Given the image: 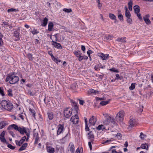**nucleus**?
<instances>
[{
  "instance_id": "1",
  "label": "nucleus",
  "mask_w": 153,
  "mask_h": 153,
  "mask_svg": "<svg viewBox=\"0 0 153 153\" xmlns=\"http://www.w3.org/2000/svg\"><path fill=\"white\" fill-rule=\"evenodd\" d=\"M7 129L9 131V133L13 137H15V135L13 132L11 130L13 129H14L16 131H18L21 134H25L27 136V138L26 140L27 141L30 137V133L27 131L26 128L23 126L20 127L16 124H13L10 125L7 128Z\"/></svg>"
},
{
  "instance_id": "2",
  "label": "nucleus",
  "mask_w": 153,
  "mask_h": 153,
  "mask_svg": "<svg viewBox=\"0 0 153 153\" xmlns=\"http://www.w3.org/2000/svg\"><path fill=\"white\" fill-rule=\"evenodd\" d=\"M16 73L15 72H11L7 74L6 79V82H9L10 84H15L19 80V77L15 76Z\"/></svg>"
},
{
  "instance_id": "3",
  "label": "nucleus",
  "mask_w": 153,
  "mask_h": 153,
  "mask_svg": "<svg viewBox=\"0 0 153 153\" xmlns=\"http://www.w3.org/2000/svg\"><path fill=\"white\" fill-rule=\"evenodd\" d=\"M1 105L3 108L8 111L11 110L13 108L12 103L6 100H3L1 102Z\"/></svg>"
},
{
  "instance_id": "4",
  "label": "nucleus",
  "mask_w": 153,
  "mask_h": 153,
  "mask_svg": "<svg viewBox=\"0 0 153 153\" xmlns=\"http://www.w3.org/2000/svg\"><path fill=\"white\" fill-rule=\"evenodd\" d=\"M103 115L105 118V120L103 122V123L106 125H109L110 123L114 124L115 122L114 118L111 117L107 113L103 114Z\"/></svg>"
},
{
  "instance_id": "5",
  "label": "nucleus",
  "mask_w": 153,
  "mask_h": 153,
  "mask_svg": "<svg viewBox=\"0 0 153 153\" xmlns=\"http://www.w3.org/2000/svg\"><path fill=\"white\" fill-rule=\"evenodd\" d=\"M64 115L67 118H69L71 115L72 112L71 110H70L69 108H65L64 111Z\"/></svg>"
},
{
  "instance_id": "6",
  "label": "nucleus",
  "mask_w": 153,
  "mask_h": 153,
  "mask_svg": "<svg viewBox=\"0 0 153 153\" xmlns=\"http://www.w3.org/2000/svg\"><path fill=\"white\" fill-rule=\"evenodd\" d=\"M125 114L124 111L123 110H121L119 111L117 115V117H118L119 120L120 121H122L123 120L124 114Z\"/></svg>"
},
{
  "instance_id": "7",
  "label": "nucleus",
  "mask_w": 153,
  "mask_h": 153,
  "mask_svg": "<svg viewBox=\"0 0 153 153\" xmlns=\"http://www.w3.org/2000/svg\"><path fill=\"white\" fill-rule=\"evenodd\" d=\"M70 121L73 122L74 124H77L79 122V118L77 114L72 116L70 119Z\"/></svg>"
},
{
  "instance_id": "8",
  "label": "nucleus",
  "mask_w": 153,
  "mask_h": 153,
  "mask_svg": "<svg viewBox=\"0 0 153 153\" xmlns=\"http://www.w3.org/2000/svg\"><path fill=\"white\" fill-rule=\"evenodd\" d=\"M20 29L17 28L16 31H15L13 33V36L16 38V41H19L20 40Z\"/></svg>"
},
{
  "instance_id": "9",
  "label": "nucleus",
  "mask_w": 153,
  "mask_h": 153,
  "mask_svg": "<svg viewBox=\"0 0 153 153\" xmlns=\"http://www.w3.org/2000/svg\"><path fill=\"white\" fill-rule=\"evenodd\" d=\"M58 130L57 132V135H58L62 133L64 130V126L63 125L59 124L57 127Z\"/></svg>"
},
{
  "instance_id": "10",
  "label": "nucleus",
  "mask_w": 153,
  "mask_h": 153,
  "mask_svg": "<svg viewBox=\"0 0 153 153\" xmlns=\"http://www.w3.org/2000/svg\"><path fill=\"white\" fill-rule=\"evenodd\" d=\"M5 132V131H3L1 132L0 135V139L1 142L4 143H6L7 144H8V142H7L6 139L4 137Z\"/></svg>"
},
{
  "instance_id": "11",
  "label": "nucleus",
  "mask_w": 153,
  "mask_h": 153,
  "mask_svg": "<svg viewBox=\"0 0 153 153\" xmlns=\"http://www.w3.org/2000/svg\"><path fill=\"white\" fill-rule=\"evenodd\" d=\"M52 45L55 48L59 49H62V47L60 43L56 42L54 41L52 42Z\"/></svg>"
},
{
  "instance_id": "12",
  "label": "nucleus",
  "mask_w": 153,
  "mask_h": 153,
  "mask_svg": "<svg viewBox=\"0 0 153 153\" xmlns=\"http://www.w3.org/2000/svg\"><path fill=\"white\" fill-rule=\"evenodd\" d=\"M88 139L90 140L92 143H93L94 139V136L93 132L92 131H90L88 133Z\"/></svg>"
},
{
  "instance_id": "13",
  "label": "nucleus",
  "mask_w": 153,
  "mask_h": 153,
  "mask_svg": "<svg viewBox=\"0 0 153 153\" xmlns=\"http://www.w3.org/2000/svg\"><path fill=\"white\" fill-rule=\"evenodd\" d=\"M97 119L96 117L92 116L89 120V123L92 125H94L95 124Z\"/></svg>"
},
{
  "instance_id": "14",
  "label": "nucleus",
  "mask_w": 153,
  "mask_h": 153,
  "mask_svg": "<svg viewBox=\"0 0 153 153\" xmlns=\"http://www.w3.org/2000/svg\"><path fill=\"white\" fill-rule=\"evenodd\" d=\"M71 103L75 110L76 111V113H78V111L79 110V109L77 105V103L73 100H71Z\"/></svg>"
},
{
  "instance_id": "15",
  "label": "nucleus",
  "mask_w": 153,
  "mask_h": 153,
  "mask_svg": "<svg viewBox=\"0 0 153 153\" xmlns=\"http://www.w3.org/2000/svg\"><path fill=\"white\" fill-rule=\"evenodd\" d=\"M33 136L34 137H35V141L34 143V144H37L38 143V141L39 139L38 134L37 133L34 132L33 134Z\"/></svg>"
},
{
  "instance_id": "16",
  "label": "nucleus",
  "mask_w": 153,
  "mask_h": 153,
  "mask_svg": "<svg viewBox=\"0 0 153 153\" xmlns=\"http://www.w3.org/2000/svg\"><path fill=\"white\" fill-rule=\"evenodd\" d=\"M129 124L131 127L134 126L137 124L136 120L133 118L131 119L129 121Z\"/></svg>"
},
{
  "instance_id": "17",
  "label": "nucleus",
  "mask_w": 153,
  "mask_h": 153,
  "mask_svg": "<svg viewBox=\"0 0 153 153\" xmlns=\"http://www.w3.org/2000/svg\"><path fill=\"white\" fill-rule=\"evenodd\" d=\"M46 149L47 152L49 153H53L54 152V149L52 146H48Z\"/></svg>"
},
{
  "instance_id": "18",
  "label": "nucleus",
  "mask_w": 153,
  "mask_h": 153,
  "mask_svg": "<svg viewBox=\"0 0 153 153\" xmlns=\"http://www.w3.org/2000/svg\"><path fill=\"white\" fill-rule=\"evenodd\" d=\"M69 147L70 150L71 152L74 153L75 151L74 146V144L72 143H71L69 145Z\"/></svg>"
},
{
  "instance_id": "19",
  "label": "nucleus",
  "mask_w": 153,
  "mask_h": 153,
  "mask_svg": "<svg viewBox=\"0 0 153 153\" xmlns=\"http://www.w3.org/2000/svg\"><path fill=\"white\" fill-rule=\"evenodd\" d=\"M27 144H28L27 143H24L19 149L18 150L20 152L25 149L27 146Z\"/></svg>"
},
{
  "instance_id": "20",
  "label": "nucleus",
  "mask_w": 153,
  "mask_h": 153,
  "mask_svg": "<svg viewBox=\"0 0 153 153\" xmlns=\"http://www.w3.org/2000/svg\"><path fill=\"white\" fill-rule=\"evenodd\" d=\"M8 125V123L6 121H2L0 123V129H2L5 126Z\"/></svg>"
},
{
  "instance_id": "21",
  "label": "nucleus",
  "mask_w": 153,
  "mask_h": 153,
  "mask_svg": "<svg viewBox=\"0 0 153 153\" xmlns=\"http://www.w3.org/2000/svg\"><path fill=\"white\" fill-rule=\"evenodd\" d=\"M47 115L48 116V117L49 119L50 120H51L53 119L54 115L52 112H48L47 113Z\"/></svg>"
},
{
  "instance_id": "22",
  "label": "nucleus",
  "mask_w": 153,
  "mask_h": 153,
  "mask_svg": "<svg viewBox=\"0 0 153 153\" xmlns=\"http://www.w3.org/2000/svg\"><path fill=\"white\" fill-rule=\"evenodd\" d=\"M134 10L135 13H140V7L138 5H135L134 7Z\"/></svg>"
},
{
  "instance_id": "23",
  "label": "nucleus",
  "mask_w": 153,
  "mask_h": 153,
  "mask_svg": "<svg viewBox=\"0 0 153 153\" xmlns=\"http://www.w3.org/2000/svg\"><path fill=\"white\" fill-rule=\"evenodd\" d=\"M53 27V24L52 22H50L48 25V30L49 31L52 30V29Z\"/></svg>"
},
{
  "instance_id": "24",
  "label": "nucleus",
  "mask_w": 153,
  "mask_h": 153,
  "mask_svg": "<svg viewBox=\"0 0 153 153\" xmlns=\"http://www.w3.org/2000/svg\"><path fill=\"white\" fill-rule=\"evenodd\" d=\"M48 19L46 18H45L44 19L43 22L42 23L41 25L43 27L45 26L47 24Z\"/></svg>"
},
{
  "instance_id": "25",
  "label": "nucleus",
  "mask_w": 153,
  "mask_h": 153,
  "mask_svg": "<svg viewBox=\"0 0 153 153\" xmlns=\"http://www.w3.org/2000/svg\"><path fill=\"white\" fill-rule=\"evenodd\" d=\"M116 41L118 42H126V37H123L121 38L118 37L116 39Z\"/></svg>"
},
{
  "instance_id": "26",
  "label": "nucleus",
  "mask_w": 153,
  "mask_h": 153,
  "mask_svg": "<svg viewBox=\"0 0 153 153\" xmlns=\"http://www.w3.org/2000/svg\"><path fill=\"white\" fill-rule=\"evenodd\" d=\"M89 93L90 94L95 95L96 94H99V91L96 90H95L93 89H91V90L89 91Z\"/></svg>"
},
{
  "instance_id": "27",
  "label": "nucleus",
  "mask_w": 153,
  "mask_h": 153,
  "mask_svg": "<svg viewBox=\"0 0 153 153\" xmlns=\"http://www.w3.org/2000/svg\"><path fill=\"white\" fill-rule=\"evenodd\" d=\"M108 16L112 20H116V16L113 13H109Z\"/></svg>"
},
{
  "instance_id": "28",
  "label": "nucleus",
  "mask_w": 153,
  "mask_h": 153,
  "mask_svg": "<svg viewBox=\"0 0 153 153\" xmlns=\"http://www.w3.org/2000/svg\"><path fill=\"white\" fill-rule=\"evenodd\" d=\"M97 129L99 130L103 131L105 129V127L103 125H100L97 127Z\"/></svg>"
},
{
  "instance_id": "29",
  "label": "nucleus",
  "mask_w": 153,
  "mask_h": 153,
  "mask_svg": "<svg viewBox=\"0 0 153 153\" xmlns=\"http://www.w3.org/2000/svg\"><path fill=\"white\" fill-rule=\"evenodd\" d=\"M132 4L133 1L132 0H130L128 3V9L130 11L132 10Z\"/></svg>"
},
{
  "instance_id": "30",
  "label": "nucleus",
  "mask_w": 153,
  "mask_h": 153,
  "mask_svg": "<svg viewBox=\"0 0 153 153\" xmlns=\"http://www.w3.org/2000/svg\"><path fill=\"white\" fill-rule=\"evenodd\" d=\"M101 64L100 63L99 64L96 65L94 67V69L97 71H98L100 70V68L101 67Z\"/></svg>"
},
{
  "instance_id": "31",
  "label": "nucleus",
  "mask_w": 153,
  "mask_h": 153,
  "mask_svg": "<svg viewBox=\"0 0 153 153\" xmlns=\"http://www.w3.org/2000/svg\"><path fill=\"white\" fill-rule=\"evenodd\" d=\"M143 19L146 23L147 25H149L151 24V21L149 18H146L145 17H143Z\"/></svg>"
},
{
  "instance_id": "32",
  "label": "nucleus",
  "mask_w": 153,
  "mask_h": 153,
  "mask_svg": "<svg viewBox=\"0 0 153 153\" xmlns=\"http://www.w3.org/2000/svg\"><path fill=\"white\" fill-rule=\"evenodd\" d=\"M74 53L77 57H79V56L80 55H82V53L79 51H74Z\"/></svg>"
},
{
  "instance_id": "33",
  "label": "nucleus",
  "mask_w": 153,
  "mask_h": 153,
  "mask_svg": "<svg viewBox=\"0 0 153 153\" xmlns=\"http://www.w3.org/2000/svg\"><path fill=\"white\" fill-rule=\"evenodd\" d=\"M110 101V100L106 101H102L100 103V104L102 106L108 104Z\"/></svg>"
},
{
  "instance_id": "34",
  "label": "nucleus",
  "mask_w": 153,
  "mask_h": 153,
  "mask_svg": "<svg viewBox=\"0 0 153 153\" xmlns=\"http://www.w3.org/2000/svg\"><path fill=\"white\" fill-rule=\"evenodd\" d=\"M12 90L11 89H9L7 91V95L9 97H12L13 94H12Z\"/></svg>"
},
{
  "instance_id": "35",
  "label": "nucleus",
  "mask_w": 153,
  "mask_h": 153,
  "mask_svg": "<svg viewBox=\"0 0 153 153\" xmlns=\"http://www.w3.org/2000/svg\"><path fill=\"white\" fill-rule=\"evenodd\" d=\"M116 79H117L121 80L123 79V76H120L118 74H116Z\"/></svg>"
},
{
  "instance_id": "36",
  "label": "nucleus",
  "mask_w": 153,
  "mask_h": 153,
  "mask_svg": "<svg viewBox=\"0 0 153 153\" xmlns=\"http://www.w3.org/2000/svg\"><path fill=\"white\" fill-rule=\"evenodd\" d=\"M18 11V10L15 9L14 8H11L10 9H8L7 10V11L8 13L11 12H16Z\"/></svg>"
},
{
  "instance_id": "37",
  "label": "nucleus",
  "mask_w": 153,
  "mask_h": 153,
  "mask_svg": "<svg viewBox=\"0 0 153 153\" xmlns=\"http://www.w3.org/2000/svg\"><path fill=\"white\" fill-rule=\"evenodd\" d=\"M0 94L2 96L5 95L3 87H0Z\"/></svg>"
},
{
  "instance_id": "38",
  "label": "nucleus",
  "mask_w": 153,
  "mask_h": 153,
  "mask_svg": "<svg viewBox=\"0 0 153 153\" xmlns=\"http://www.w3.org/2000/svg\"><path fill=\"white\" fill-rule=\"evenodd\" d=\"M141 148L146 149L148 147V145L146 143L142 144L141 146Z\"/></svg>"
},
{
  "instance_id": "39",
  "label": "nucleus",
  "mask_w": 153,
  "mask_h": 153,
  "mask_svg": "<svg viewBox=\"0 0 153 153\" xmlns=\"http://www.w3.org/2000/svg\"><path fill=\"white\" fill-rule=\"evenodd\" d=\"M109 56L108 54H104L102 56V59L103 60H105L109 58Z\"/></svg>"
},
{
  "instance_id": "40",
  "label": "nucleus",
  "mask_w": 153,
  "mask_h": 153,
  "mask_svg": "<svg viewBox=\"0 0 153 153\" xmlns=\"http://www.w3.org/2000/svg\"><path fill=\"white\" fill-rule=\"evenodd\" d=\"M27 56L30 60H33V57L32 56V55L30 53H28L27 54Z\"/></svg>"
},
{
  "instance_id": "41",
  "label": "nucleus",
  "mask_w": 153,
  "mask_h": 153,
  "mask_svg": "<svg viewBox=\"0 0 153 153\" xmlns=\"http://www.w3.org/2000/svg\"><path fill=\"white\" fill-rule=\"evenodd\" d=\"M125 16L127 18H129V17H131V14L129 11L126 12Z\"/></svg>"
},
{
  "instance_id": "42",
  "label": "nucleus",
  "mask_w": 153,
  "mask_h": 153,
  "mask_svg": "<svg viewBox=\"0 0 153 153\" xmlns=\"http://www.w3.org/2000/svg\"><path fill=\"white\" fill-rule=\"evenodd\" d=\"M52 59L57 64H58V62H61V60H60L58 58H56L55 57Z\"/></svg>"
},
{
  "instance_id": "43",
  "label": "nucleus",
  "mask_w": 153,
  "mask_h": 153,
  "mask_svg": "<svg viewBox=\"0 0 153 153\" xmlns=\"http://www.w3.org/2000/svg\"><path fill=\"white\" fill-rule=\"evenodd\" d=\"M29 111H30V112L31 113H32V114H33V117H35V114H36V113H35V112L34 111V110H33V109H31V108H30L29 109Z\"/></svg>"
},
{
  "instance_id": "44",
  "label": "nucleus",
  "mask_w": 153,
  "mask_h": 153,
  "mask_svg": "<svg viewBox=\"0 0 153 153\" xmlns=\"http://www.w3.org/2000/svg\"><path fill=\"white\" fill-rule=\"evenodd\" d=\"M31 32L33 35H35L38 33H39V31L36 30L34 29L33 30L31 31Z\"/></svg>"
},
{
  "instance_id": "45",
  "label": "nucleus",
  "mask_w": 153,
  "mask_h": 153,
  "mask_svg": "<svg viewBox=\"0 0 153 153\" xmlns=\"http://www.w3.org/2000/svg\"><path fill=\"white\" fill-rule=\"evenodd\" d=\"M109 70L111 71H113L116 73L119 72V71L117 69H116L115 68H110L109 69Z\"/></svg>"
},
{
  "instance_id": "46",
  "label": "nucleus",
  "mask_w": 153,
  "mask_h": 153,
  "mask_svg": "<svg viewBox=\"0 0 153 153\" xmlns=\"http://www.w3.org/2000/svg\"><path fill=\"white\" fill-rule=\"evenodd\" d=\"M63 11L66 13H70L72 12L71 9L64 8L63 10Z\"/></svg>"
},
{
  "instance_id": "47",
  "label": "nucleus",
  "mask_w": 153,
  "mask_h": 153,
  "mask_svg": "<svg viewBox=\"0 0 153 153\" xmlns=\"http://www.w3.org/2000/svg\"><path fill=\"white\" fill-rule=\"evenodd\" d=\"M76 153H83L82 148L79 149V148H78L76 151Z\"/></svg>"
},
{
  "instance_id": "48",
  "label": "nucleus",
  "mask_w": 153,
  "mask_h": 153,
  "mask_svg": "<svg viewBox=\"0 0 153 153\" xmlns=\"http://www.w3.org/2000/svg\"><path fill=\"white\" fill-rule=\"evenodd\" d=\"M118 17L120 21L123 20V16L121 14H119L118 15Z\"/></svg>"
},
{
  "instance_id": "49",
  "label": "nucleus",
  "mask_w": 153,
  "mask_h": 153,
  "mask_svg": "<svg viewBox=\"0 0 153 153\" xmlns=\"http://www.w3.org/2000/svg\"><path fill=\"white\" fill-rule=\"evenodd\" d=\"M116 137L118 139H121L122 138V135L121 134L117 133L116 134Z\"/></svg>"
},
{
  "instance_id": "50",
  "label": "nucleus",
  "mask_w": 153,
  "mask_h": 153,
  "mask_svg": "<svg viewBox=\"0 0 153 153\" xmlns=\"http://www.w3.org/2000/svg\"><path fill=\"white\" fill-rule=\"evenodd\" d=\"M77 100H78L79 101V103L81 105H83L84 103H85V101L84 100H81L79 99H78Z\"/></svg>"
},
{
  "instance_id": "51",
  "label": "nucleus",
  "mask_w": 153,
  "mask_h": 153,
  "mask_svg": "<svg viewBox=\"0 0 153 153\" xmlns=\"http://www.w3.org/2000/svg\"><path fill=\"white\" fill-rule=\"evenodd\" d=\"M7 147L13 150L15 148V147L13 146L10 144H8L7 146Z\"/></svg>"
},
{
  "instance_id": "52",
  "label": "nucleus",
  "mask_w": 153,
  "mask_h": 153,
  "mask_svg": "<svg viewBox=\"0 0 153 153\" xmlns=\"http://www.w3.org/2000/svg\"><path fill=\"white\" fill-rule=\"evenodd\" d=\"M137 16L138 17V19L140 21H142V18L141 16L140 13L136 14Z\"/></svg>"
},
{
  "instance_id": "53",
  "label": "nucleus",
  "mask_w": 153,
  "mask_h": 153,
  "mask_svg": "<svg viewBox=\"0 0 153 153\" xmlns=\"http://www.w3.org/2000/svg\"><path fill=\"white\" fill-rule=\"evenodd\" d=\"M15 142L16 145L18 146H20L23 144L18 140H16Z\"/></svg>"
},
{
  "instance_id": "54",
  "label": "nucleus",
  "mask_w": 153,
  "mask_h": 153,
  "mask_svg": "<svg viewBox=\"0 0 153 153\" xmlns=\"http://www.w3.org/2000/svg\"><path fill=\"white\" fill-rule=\"evenodd\" d=\"M126 21L129 24H132V19L130 18V17H129V18H127Z\"/></svg>"
},
{
  "instance_id": "55",
  "label": "nucleus",
  "mask_w": 153,
  "mask_h": 153,
  "mask_svg": "<svg viewBox=\"0 0 153 153\" xmlns=\"http://www.w3.org/2000/svg\"><path fill=\"white\" fill-rule=\"evenodd\" d=\"M135 88V84L132 83L129 88L130 90H133Z\"/></svg>"
},
{
  "instance_id": "56",
  "label": "nucleus",
  "mask_w": 153,
  "mask_h": 153,
  "mask_svg": "<svg viewBox=\"0 0 153 153\" xmlns=\"http://www.w3.org/2000/svg\"><path fill=\"white\" fill-rule=\"evenodd\" d=\"M105 37L107 39H110V40H111L113 38L112 36L109 35H106Z\"/></svg>"
},
{
  "instance_id": "57",
  "label": "nucleus",
  "mask_w": 153,
  "mask_h": 153,
  "mask_svg": "<svg viewBox=\"0 0 153 153\" xmlns=\"http://www.w3.org/2000/svg\"><path fill=\"white\" fill-rule=\"evenodd\" d=\"M78 58V60L79 61H81L83 59V56L82 55H80V56H79V57H77Z\"/></svg>"
},
{
  "instance_id": "58",
  "label": "nucleus",
  "mask_w": 153,
  "mask_h": 153,
  "mask_svg": "<svg viewBox=\"0 0 153 153\" xmlns=\"http://www.w3.org/2000/svg\"><path fill=\"white\" fill-rule=\"evenodd\" d=\"M111 153H123V152L120 151L117 152L116 151V149H113L112 150Z\"/></svg>"
},
{
  "instance_id": "59",
  "label": "nucleus",
  "mask_w": 153,
  "mask_h": 153,
  "mask_svg": "<svg viewBox=\"0 0 153 153\" xmlns=\"http://www.w3.org/2000/svg\"><path fill=\"white\" fill-rule=\"evenodd\" d=\"M48 54L51 56L52 59H53L54 57L53 55L52 51H48Z\"/></svg>"
},
{
  "instance_id": "60",
  "label": "nucleus",
  "mask_w": 153,
  "mask_h": 153,
  "mask_svg": "<svg viewBox=\"0 0 153 153\" xmlns=\"http://www.w3.org/2000/svg\"><path fill=\"white\" fill-rule=\"evenodd\" d=\"M81 49L83 51L84 53H85V47L83 45H82L81 46Z\"/></svg>"
},
{
  "instance_id": "61",
  "label": "nucleus",
  "mask_w": 153,
  "mask_h": 153,
  "mask_svg": "<svg viewBox=\"0 0 153 153\" xmlns=\"http://www.w3.org/2000/svg\"><path fill=\"white\" fill-rule=\"evenodd\" d=\"M145 136L146 135H144L143 133L141 132L140 133V137L141 139H144V136Z\"/></svg>"
},
{
  "instance_id": "62",
  "label": "nucleus",
  "mask_w": 153,
  "mask_h": 153,
  "mask_svg": "<svg viewBox=\"0 0 153 153\" xmlns=\"http://www.w3.org/2000/svg\"><path fill=\"white\" fill-rule=\"evenodd\" d=\"M96 99L97 101L99 100H105V98L104 97L99 98L97 97Z\"/></svg>"
},
{
  "instance_id": "63",
  "label": "nucleus",
  "mask_w": 153,
  "mask_h": 153,
  "mask_svg": "<svg viewBox=\"0 0 153 153\" xmlns=\"http://www.w3.org/2000/svg\"><path fill=\"white\" fill-rule=\"evenodd\" d=\"M97 2L98 3V7L99 9H100L102 6V3H100V1H98Z\"/></svg>"
},
{
  "instance_id": "64",
  "label": "nucleus",
  "mask_w": 153,
  "mask_h": 153,
  "mask_svg": "<svg viewBox=\"0 0 153 153\" xmlns=\"http://www.w3.org/2000/svg\"><path fill=\"white\" fill-rule=\"evenodd\" d=\"M3 24L4 25H6V26H9V24L7 22L5 21L3 22Z\"/></svg>"
}]
</instances>
